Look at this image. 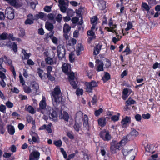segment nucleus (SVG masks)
<instances>
[{
    "label": "nucleus",
    "instance_id": "f704fd0d",
    "mask_svg": "<svg viewBox=\"0 0 160 160\" xmlns=\"http://www.w3.org/2000/svg\"><path fill=\"white\" fill-rule=\"evenodd\" d=\"M135 103V101L130 98L126 101V103L127 105H130L131 104H133Z\"/></svg>",
    "mask_w": 160,
    "mask_h": 160
},
{
    "label": "nucleus",
    "instance_id": "4be33fe9",
    "mask_svg": "<svg viewBox=\"0 0 160 160\" xmlns=\"http://www.w3.org/2000/svg\"><path fill=\"white\" fill-rule=\"evenodd\" d=\"M131 121V117L128 116H126L124 118L122 119L121 122L123 125L127 124Z\"/></svg>",
    "mask_w": 160,
    "mask_h": 160
},
{
    "label": "nucleus",
    "instance_id": "393cba45",
    "mask_svg": "<svg viewBox=\"0 0 160 160\" xmlns=\"http://www.w3.org/2000/svg\"><path fill=\"white\" fill-rule=\"evenodd\" d=\"M98 123L99 126L104 127L106 123V120L105 118H101L98 120Z\"/></svg>",
    "mask_w": 160,
    "mask_h": 160
},
{
    "label": "nucleus",
    "instance_id": "0eeeda50",
    "mask_svg": "<svg viewBox=\"0 0 160 160\" xmlns=\"http://www.w3.org/2000/svg\"><path fill=\"white\" fill-rule=\"evenodd\" d=\"M76 42L77 40L74 38L69 40L67 44V49L70 51L74 50V45L76 44Z\"/></svg>",
    "mask_w": 160,
    "mask_h": 160
},
{
    "label": "nucleus",
    "instance_id": "37998d69",
    "mask_svg": "<svg viewBox=\"0 0 160 160\" xmlns=\"http://www.w3.org/2000/svg\"><path fill=\"white\" fill-rule=\"evenodd\" d=\"M128 141V139H127L126 137V136H124L123 137L122 140L119 142L121 145L122 144L125 145Z\"/></svg>",
    "mask_w": 160,
    "mask_h": 160
},
{
    "label": "nucleus",
    "instance_id": "bb28decb",
    "mask_svg": "<svg viewBox=\"0 0 160 160\" xmlns=\"http://www.w3.org/2000/svg\"><path fill=\"white\" fill-rule=\"evenodd\" d=\"M98 1L100 3V4H98L99 8H100L101 10H103L105 9V3L104 2V0H98Z\"/></svg>",
    "mask_w": 160,
    "mask_h": 160
},
{
    "label": "nucleus",
    "instance_id": "2eb2a0df",
    "mask_svg": "<svg viewBox=\"0 0 160 160\" xmlns=\"http://www.w3.org/2000/svg\"><path fill=\"white\" fill-rule=\"evenodd\" d=\"M30 87L32 88V90L35 92H37L39 88L38 84L35 81L31 82Z\"/></svg>",
    "mask_w": 160,
    "mask_h": 160
},
{
    "label": "nucleus",
    "instance_id": "dca6fc26",
    "mask_svg": "<svg viewBox=\"0 0 160 160\" xmlns=\"http://www.w3.org/2000/svg\"><path fill=\"white\" fill-rule=\"evenodd\" d=\"M7 127L8 133L11 135H13L15 132V129L14 126L11 125H8Z\"/></svg>",
    "mask_w": 160,
    "mask_h": 160
},
{
    "label": "nucleus",
    "instance_id": "b1692460",
    "mask_svg": "<svg viewBox=\"0 0 160 160\" xmlns=\"http://www.w3.org/2000/svg\"><path fill=\"white\" fill-rule=\"evenodd\" d=\"M86 88L85 89L86 91L88 92H92V88L90 83L89 82H86L85 84Z\"/></svg>",
    "mask_w": 160,
    "mask_h": 160
},
{
    "label": "nucleus",
    "instance_id": "f257e3e1",
    "mask_svg": "<svg viewBox=\"0 0 160 160\" xmlns=\"http://www.w3.org/2000/svg\"><path fill=\"white\" fill-rule=\"evenodd\" d=\"M62 92L60 89V87L59 86H56L50 93V95L52 98V102L54 105L57 106L60 102V98L61 101L62 98L61 97Z\"/></svg>",
    "mask_w": 160,
    "mask_h": 160
},
{
    "label": "nucleus",
    "instance_id": "e433bc0d",
    "mask_svg": "<svg viewBox=\"0 0 160 160\" xmlns=\"http://www.w3.org/2000/svg\"><path fill=\"white\" fill-rule=\"evenodd\" d=\"M117 115H115L113 116L111 118L112 120L114 121V122L118 121L119 119V117L120 114L119 113H118Z\"/></svg>",
    "mask_w": 160,
    "mask_h": 160
},
{
    "label": "nucleus",
    "instance_id": "6e6552de",
    "mask_svg": "<svg viewBox=\"0 0 160 160\" xmlns=\"http://www.w3.org/2000/svg\"><path fill=\"white\" fill-rule=\"evenodd\" d=\"M40 155V153L37 151H33L29 155V160H38Z\"/></svg>",
    "mask_w": 160,
    "mask_h": 160
},
{
    "label": "nucleus",
    "instance_id": "39448f33",
    "mask_svg": "<svg viewBox=\"0 0 160 160\" xmlns=\"http://www.w3.org/2000/svg\"><path fill=\"white\" fill-rule=\"evenodd\" d=\"M5 15L10 20L13 19L14 18V10L11 7H7L5 11Z\"/></svg>",
    "mask_w": 160,
    "mask_h": 160
},
{
    "label": "nucleus",
    "instance_id": "ddd939ff",
    "mask_svg": "<svg viewBox=\"0 0 160 160\" xmlns=\"http://www.w3.org/2000/svg\"><path fill=\"white\" fill-rule=\"evenodd\" d=\"M12 42L8 41L6 42L3 41H0V47L7 46L9 48H11Z\"/></svg>",
    "mask_w": 160,
    "mask_h": 160
},
{
    "label": "nucleus",
    "instance_id": "2f4dec72",
    "mask_svg": "<svg viewBox=\"0 0 160 160\" xmlns=\"http://www.w3.org/2000/svg\"><path fill=\"white\" fill-rule=\"evenodd\" d=\"M7 33L3 32L0 34V41L7 39Z\"/></svg>",
    "mask_w": 160,
    "mask_h": 160
},
{
    "label": "nucleus",
    "instance_id": "cd10ccee",
    "mask_svg": "<svg viewBox=\"0 0 160 160\" xmlns=\"http://www.w3.org/2000/svg\"><path fill=\"white\" fill-rule=\"evenodd\" d=\"M10 5L16 7L17 6V0H4Z\"/></svg>",
    "mask_w": 160,
    "mask_h": 160
},
{
    "label": "nucleus",
    "instance_id": "f8f14e48",
    "mask_svg": "<svg viewBox=\"0 0 160 160\" xmlns=\"http://www.w3.org/2000/svg\"><path fill=\"white\" fill-rule=\"evenodd\" d=\"M154 146L153 144H147L145 147L146 153L151 152L152 153H153L154 152V151H153Z\"/></svg>",
    "mask_w": 160,
    "mask_h": 160
},
{
    "label": "nucleus",
    "instance_id": "72a5a7b5",
    "mask_svg": "<svg viewBox=\"0 0 160 160\" xmlns=\"http://www.w3.org/2000/svg\"><path fill=\"white\" fill-rule=\"evenodd\" d=\"M66 12L67 15L70 17H72L74 14V12L71 9H67Z\"/></svg>",
    "mask_w": 160,
    "mask_h": 160
},
{
    "label": "nucleus",
    "instance_id": "774afa93",
    "mask_svg": "<svg viewBox=\"0 0 160 160\" xmlns=\"http://www.w3.org/2000/svg\"><path fill=\"white\" fill-rule=\"evenodd\" d=\"M158 155L157 154H155L151 156V158L149 159V160H158L157 158Z\"/></svg>",
    "mask_w": 160,
    "mask_h": 160
},
{
    "label": "nucleus",
    "instance_id": "09e8293b",
    "mask_svg": "<svg viewBox=\"0 0 160 160\" xmlns=\"http://www.w3.org/2000/svg\"><path fill=\"white\" fill-rule=\"evenodd\" d=\"M68 77L69 81L75 80V77L73 72L70 73L68 76Z\"/></svg>",
    "mask_w": 160,
    "mask_h": 160
},
{
    "label": "nucleus",
    "instance_id": "864d4df0",
    "mask_svg": "<svg viewBox=\"0 0 160 160\" xmlns=\"http://www.w3.org/2000/svg\"><path fill=\"white\" fill-rule=\"evenodd\" d=\"M2 71H0V78H1L2 81H3V80L5 79L6 77L4 73Z\"/></svg>",
    "mask_w": 160,
    "mask_h": 160
},
{
    "label": "nucleus",
    "instance_id": "052dcab7",
    "mask_svg": "<svg viewBox=\"0 0 160 160\" xmlns=\"http://www.w3.org/2000/svg\"><path fill=\"white\" fill-rule=\"evenodd\" d=\"M105 66L107 68H108L111 66V62L109 59H107L105 63Z\"/></svg>",
    "mask_w": 160,
    "mask_h": 160
},
{
    "label": "nucleus",
    "instance_id": "6ab92c4d",
    "mask_svg": "<svg viewBox=\"0 0 160 160\" xmlns=\"http://www.w3.org/2000/svg\"><path fill=\"white\" fill-rule=\"evenodd\" d=\"M22 53L24 55V57L22 56V58L23 59H28L29 58V57L31 55L30 53H27L26 52V51L24 49H22Z\"/></svg>",
    "mask_w": 160,
    "mask_h": 160
},
{
    "label": "nucleus",
    "instance_id": "7ed1b4c3",
    "mask_svg": "<svg viewBox=\"0 0 160 160\" xmlns=\"http://www.w3.org/2000/svg\"><path fill=\"white\" fill-rule=\"evenodd\" d=\"M121 145V144L118 141L116 140H113L110 143V150L112 154L116 153V150L117 149L120 150Z\"/></svg>",
    "mask_w": 160,
    "mask_h": 160
},
{
    "label": "nucleus",
    "instance_id": "de8ad7c7",
    "mask_svg": "<svg viewBox=\"0 0 160 160\" xmlns=\"http://www.w3.org/2000/svg\"><path fill=\"white\" fill-rule=\"evenodd\" d=\"M103 109L102 108H99L98 110L95 111L94 114L96 116H99L103 112Z\"/></svg>",
    "mask_w": 160,
    "mask_h": 160
},
{
    "label": "nucleus",
    "instance_id": "3c124183",
    "mask_svg": "<svg viewBox=\"0 0 160 160\" xmlns=\"http://www.w3.org/2000/svg\"><path fill=\"white\" fill-rule=\"evenodd\" d=\"M76 94L77 95H82L83 93V91L82 89H77L76 90Z\"/></svg>",
    "mask_w": 160,
    "mask_h": 160
},
{
    "label": "nucleus",
    "instance_id": "4d7b16f0",
    "mask_svg": "<svg viewBox=\"0 0 160 160\" xmlns=\"http://www.w3.org/2000/svg\"><path fill=\"white\" fill-rule=\"evenodd\" d=\"M148 2L149 4L153 5H156L157 4L158 2L156 0H146Z\"/></svg>",
    "mask_w": 160,
    "mask_h": 160
},
{
    "label": "nucleus",
    "instance_id": "9d476101",
    "mask_svg": "<svg viewBox=\"0 0 160 160\" xmlns=\"http://www.w3.org/2000/svg\"><path fill=\"white\" fill-rule=\"evenodd\" d=\"M87 35L89 37L88 38V42L89 43L91 42V41L96 38L95 33L93 31L88 30L87 32Z\"/></svg>",
    "mask_w": 160,
    "mask_h": 160
},
{
    "label": "nucleus",
    "instance_id": "4c0bfd02",
    "mask_svg": "<svg viewBox=\"0 0 160 160\" xmlns=\"http://www.w3.org/2000/svg\"><path fill=\"white\" fill-rule=\"evenodd\" d=\"M133 150V149H132L130 150L129 151H128V150L127 149H123L122 150V152L123 153V155L125 156H126L129 154L130 152L132 151Z\"/></svg>",
    "mask_w": 160,
    "mask_h": 160
},
{
    "label": "nucleus",
    "instance_id": "58836bf2",
    "mask_svg": "<svg viewBox=\"0 0 160 160\" xmlns=\"http://www.w3.org/2000/svg\"><path fill=\"white\" fill-rule=\"evenodd\" d=\"M62 18V15L61 14H58L56 17L55 19L58 23H60Z\"/></svg>",
    "mask_w": 160,
    "mask_h": 160
},
{
    "label": "nucleus",
    "instance_id": "9b49d317",
    "mask_svg": "<svg viewBox=\"0 0 160 160\" xmlns=\"http://www.w3.org/2000/svg\"><path fill=\"white\" fill-rule=\"evenodd\" d=\"M46 99L44 96H42V99L41 101V111H44V110L47 108Z\"/></svg>",
    "mask_w": 160,
    "mask_h": 160
},
{
    "label": "nucleus",
    "instance_id": "a878e982",
    "mask_svg": "<svg viewBox=\"0 0 160 160\" xmlns=\"http://www.w3.org/2000/svg\"><path fill=\"white\" fill-rule=\"evenodd\" d=\"M105 74L103 77L102 78V79L104 82H105L109 80L110 78V75L109 73L107 72H104Z\"/></svg>",
    "mask_w": 160,
    "mask_h": 160
},
{
    "label": "nucleus",
    "instance_id": "20e7f679",
    "mask_svg": "<svg viewBox=\"0 0 160 160\" xmlns=\"http://www.w3.org/2000/svg\"><path fill=\"white\" fill-rule=\"evenodd\" d=\"M58 56L60 60L64 58L66 54V50L65 47L62 45H59L57 48Z\"/></svg>",
    "mask_w": 160,
    "mask_h": 160
},
{
    "label": "nucleus",
    "instance_id": "69168bd1",
    "mask_svg": "<svg viewBox=\"0 0 160 160\" xmlns=\"http://www.w3.org/2000/svg\"><path fill=\"white\" fill-rule=\"evenodd\" d=\"M44 9L46 12H49L51 10V7L50 6H46L45 7Z\"/></svg>",
    "mask_w": 160,
    "mask_h": 160
},
{
    "label": "nucleus",
    "instance_id": "6e6d98bb",
    "mask_svg": "<svg viewBox=\"0 0 160 160\" xmlns=\"http://www.w3.org/2000/svg\"><path fill=\"white\" fill-rule=\"evenodd\" d=\"M111 135L109 134V131L107 134H106V136L105 137V138L104 139V141H108L111 140Z\"/></svg>",
    "mask_w": 160,
    "mask_h": 160
},
{
    "label": "nucleus",
    "instance_id": "a19ab883",
    "mask_svg": "<svg viewBox=\"0 0 160 160\" xmlns=\"http://www.w3.org/2000/svg\"><path fill=\"white\" fill-rule=\"evenodd\" d=\"M54 33V32L53 31V32H50L49 34H46L44 39L47 40L49 38H51L53 36Z\"/></svg>",
    "mask_w": 160,
    "mask_h": 160
},
{
    "label": "nucleus",
    "instance_id": "7c9ffc66",
    "mask_svg": "<svg viewBox=\"0 0 160 160\" xmlns=\"http://www.w3.org/2000/svg\"><path fill=\"white\" fill-rule=\"evenodd\" d=\"M7 39L9 41L11 40L12 41H14L16 40V38L13 37V35L12 33H7Z\"/></svg>",
    "mask_w": 160,
    "mask_h": 160
},
{
    "label": "nucleus",
    "instance_id": "412c9836",
    "mask_svg": "<svg viewBox=\"0 0 160 160\" xmlns=\"http://www.w3.org/2000/svg\"><path fill=\"white\" fill-rule=\"evenodd\" d=\"M83 45L81 44H78L76 49V54L77 55L79 56L80 55V52L83 50Z\"/></svg>",
    "mask_w": 160,
    "mask_h": 160
},
{
    "label": "nucleus",
    "instance_id": "473e14b6",
    "mask_svg": "<svg viewBox=\"0 0 160 160\" xmlns=\"http://www.w3.org/2000/svg\"><path fill=\"white\" fill-rule=\"evenodd\" d=\"M15 53H16L18 50V47L15 42H12L11 48Z\"/></svg>",
    "mask_w": 160,
    "mask_h": 160
},
{
    "label": "nucleus",
    "instance_id": "e2e57ef3",
    "mask_svg": "<svg viewBox=\"0 0 160 160\" xmlns=\"http://www.w3.org/2000/svg\"><path fill=\"white\" fill-rule=\"evenodd\" d=\"M142 117L140 114H138L135 116V118L137 121L139 122L142 119Z\"/></svg>",
    "mask_w": 160,
    "mask_h": 160
},
{
    "label": "nucleus",
    "instance_id": "a211bd4d",
    "mask_svg": "<svg viewBox=\"0 0 160 160\" xmlns=\"http://www.w3.org/2000/svg\"><path fill=\"white\" fill-rule=\"evenodd\" d=\"M45 28L47 29L50 31L53 32L54 26L53 24L49 22H46L45 23Z\"/></svg>",
    "mask_w": 160,
    "mask_h": 160
},
{
    "label": "nucleus",
    "instance_id": "f3484780",
    "mask_svg": "<svg viewBox=\"0 0 160 160\" xmlns=\"http://www.w3.org/2000/svg\"><path fill=\"white\" fill-rule=\"evenodd\" d=\"M70 65L67 64H64L62 66V71L66 74H68L69 73V68Z\"/></svg>",
    "mask_w": 160,
    "mask_h": 160
},
{
    "label": "nucleus",
    "instance_id": "a18cd8bd",
    "mask_svg": "<svg viewBox=\"0 0 160 160\" xmlns=\"http://www.w3.org/2000/svg\"><path fill=\"white\" fill-rule=\"evenodd\" d=\"M71 86L74 89H76L78 87L77 84L76 83L75 80L69 81Z\"/></svg>",
    "mask_w": 160,
    "mask_h": 160
},
{
    "label": "nucleus",
    "instance_id": "f03ea898",
    "mask_svg": "<svg viewBox=\"0 0 160 160\" xmlns=\"http://www.w3.org/2000/svg\"><path fill=\"white\" fill-rule=\"evenodd\" d=\"M41 112L46 115H48L50 119L52 121H57L58 115L56 111L50 106H47V108L44 110V111H41Z\"/></svg>",
    "mask_w": 160,
    "mask_h": 160
},
{
    "label": "nucleus",
    "instance_id": "680f3d73",
    "mask_svg": "<svg viewBox=\"0 0 160 160\" xmlns=\"http://www.w3.org/2000/svg\"><path fill=\"white\" fill-rule=\"evenodd\" d=\"M150 117L151 115L149 113H147L146 114H144L142 115V117L144 119H149L150 118Z\"/></svg>",
    "mask_w": 160,
    "mask_h": 160
},
{
    "label": "nucleus",
    "instance_id": "603ef678",
    "mask_svg": "<svg viewBox=\"0 0 160 160\" xmlns=\"http://www.w3.org/2000/svg\"><path fill=\"white\" fill-rule=\"evenodd\" d=\"M4 58L5 59V62L7 63V64L9 65H10L12 64V60L9 58H8L6 56H5L4 57Z\"/></svg>",
    "mask_w": 160,
    "mask_h": 160
},
{
    "label": "nucleus",
    "instance_id": "5fc2aeb1",
    "mask_svg": "<svg viewBox=\"0 0 160 160\" xmlns=\"http://www.w3.org/2000/svg\"><path fill=\"white\" fill-rule=\"evenodd\" d=\"M80 127L79 124L78 123H75L73 126L74 128L77 132L79 131Z\"/></svg>",
    "mask_w": 160,
    "mask_h": 160
},
{
    "label": "nucleus",
    "instance_id": "4468645a",
    "mask_svg": "<svg viewBox=\"0 0 160 160\" xmlns=\"http://www.w3.org/2000/svg\"><path fill=\"white\" fill-rule=\"evenodd\" d=\"M102 46V45L100 44H98L94 48V51L93 52V54L96 55L98 54L100 52V51L101 49Z\"/></svg>",
    "mask_w": 160,
    "mask_h": 160
},
{
    "label": "nucleus",
    "instance_id": "79ce46f5",
    "mask_svg": "<svg viewBox=\"0 0 160 160\" xmlns=\"http://www.w3.org/2000/svg\"><path fill=\"white\" fill-rule=\"evenodd\" d=\"M142 7L147 11H149L150 9L149 6L145 3L142 2Z\"/></svg>",
    "mask_w": 160,
    "mask_h": 160
},
{
    "label": "nucleus",
    "instance_id": "338daca9",
    "mask_svg": "<svg viewBox=\"0 0 160 160\" xmlns=\"http://www.w3.org/2000/svg\"><path fill=\"white\" fill-rule=\"evenodd\" d=\"M6 105L9 108H12L13 106V103L9 101H8L6 102Z\"/></svg>",
    "mask_w": 160,
    "mask_h": 160
},
{
    "label": "nucleus",
    "instance_id": "5701e85b",
    "mask_svg": "<svg viewBox=\"0 0 160 160\" xmlns=\"http://www.w3.org/2000/svg\"><path fill=\"white\" fill-rule=\"evenodd\" d=\"M71 27L67 24L65 23L64 26L63 32L64 34L67 33L70 30Z\"/></svg>",
    "mask_w": 160,
    "mask_h": 160
},
{
    "label": "nucleus",
    "instance_id": "bf43d9fd",
    "mask_svg": "<svg viewBox=\"0 0 160 160\" xmlns=\"http://www.w3.org/2000/svg\"><path fill=\"white\" fill-rule=\"evenodd\" d=\"M131 52V51L128 46L127 47L125 50L122 52L123 53L126 52V55H127L130 54Z\"/></svg>",
    "mask_w": 160,
    "mask_h": 160
},
{
    "label": "nucleus",
    "instance_id": "c756f323",
    "mask_svg": "<svg viewBox=\"0 0 160 160\" xmlns=\"http://www.w3.org/2000/svg\"><path fill=\"white\" fill-rule=\"evenodd\" d=\"M26 110L27 111L32 114H34L35 112L34 108L31 106H29Z\"/></svg>",
    "mask_w": 160,
    "mask_h": 160
},
{
    "label": "nucleus",
    "instance_id": "c85d7f7f",
    "mask_svg": "<svg viewBox=\"0 0 160 160\" xmlns=\"http://www.w3.org/2000/svg\"><path fill=\"white\" fill-rule=\"evenodd\" d=\"M46 63L50 65H53L54 64L53 58L49 57H47L45 59Z\"/></svg>",
    "mask_w": 160,
    "mask_h": 160
},
{
    "label": "nucleus",
    "instance_id": "423d86ee",
    "mask_svg": "<svg viewBox=\"0 0 160 160\" xmlns=\"http://www.w3.org/2000/svg\"><path fill=\"white\" fill-rule=\"evenodd\" d=\"M58 6L61 11L63 13H65L67 10V7L68 6V3L65 2V0H59L58 1Z\"/></svg>",
    "mask_w": 160,
    "mask_h": 160
},
{
    "label": "nucleus",
    "instance_id": "ea45409f",
    "mask_svg": "<svg viewBox=\"0 0 160 160\" xmlns=\"http://www.w3.org/2000/svg\"><path fill=\"white\" fill-rule=\"evenodd\" d=\"M53 144L57 147H60L62 145V142L61 140L54 141Z\"/></svg>",
    "mask_w": 160,
    "mask_h": 160
},
{
    "label": "nucleus",
    "instance_id": "1a4fd4ad",
    "mask_svg": "<svg viewBox=\"0 0 160 160\" xmlns=\"http://www.w3.org/2000/svg\"><path fill=\"white\" fill-rule=\"evenodd\" d=\"M97 64V68L96 70L98 72L103 71V63L99 59H97L96 61Z\"/></svg>",
    "mask_w": 160,
    "mask_h": 160
},
{
    "label": "nucleus",
    "instance_id": "aec40b11",
    "mask_svg": "<svg viewBox=\"0 0 160 160\" xmlns=\"http://www.w3.org/2000/svg\"><path fill=\"white\" fill-rule=\"evenodd\" d=\"M61 117L65 121L68 122L69 117L68 113L65 111H64L61 114Z\"/></svg>",
    "mask_w": 160,
    "mask_h": 160
},
{
    "label": "nucleus",
    "instance_id": "c03bdc74",
    "mask_svg": "<svg viewBox=\"0 0 160 160\" xmlns=\"http://www.w3.org/2000/svg\"><path fill=\"white\" fill-rule=\"evenodd\" d=\"M133 27V25L131 22H128L127 23V27L125 29L126 31H128L131 29Z\"/></svg>",
    "mask_w": 160,
    "mask_h": 160
},
{
    "label": "nucleus",
    "instance_id": "8fccbe9b",
    "mask_svg": "<svg viewBox=\"0 0 160 160\" xmlns=\"http://www.w3.org/2000/svg\"><path fill=\"white\" fill-rule=\"evenodd\" d=\"M25 30L23 28L20 29V32L18 34V36L20 37H23L25 35Z\"/></svg>",
    "mask_w": 160,
    "mask_h": 160
},
{
    "label": "nucleus",
    "instance_id": "c9c22d12",
    "mask_svg": "<svg viewBox=\"0 0 160 160\" xmlns=\"http://www.w3.org/2000/svg\"><path fill=\"white\" fill-rule=\"evenodd\" d=\"M130 133L134 137L138 136L139 134L138 132L134 129H132V131Z\"/></svg>",
    "mask_w": 160,
    "mask_h": 160
},
{
    "label": "nucleus",
    "instance_id": "0e129e2a",
    "mask_svg": "<svg viewBox=\"0 0 160 160\" xmlns=\"http://www.w3.org/2000/svg\"><path fill=\"white\" fill-rule=\"evenodd\" d=\"M106 130L104 129L102 131L99 133V136L103 140L105 138L104 135L105 134Z\"/></svg>",
    "mask_w": 160,
    "mask_h": 160
},
{
    "label": "nucleus",
    "instance_id": "49530a36",
    "mask_svg": "<svg viewBox=\"0 0 160 160\" xmlns=\"http://www.w3.org/2000/svg\"><path fill=\"white\" fill-rule=\"evenodd\" d=\"M34 20H31L30 19L27 18L25 21L24 23L25 25H31L34 23Z\"/></svg>",
    "mask_w": 160,
    "mask_h": 160
},
{
    "label": "nucleus",
    "instance_id": "13d9d810",
    "mask_svg": "<svg viewBox=\"0 0 160 160\" xmlns=\"http://www.w3.org/2000/svg\"><path fill=\"white\" fill-rule=\"evenodd\" d=\"M83 126L85 130H87L88 131H89V126L88 124V122H83Z\"/></svg>",
    "mask_w": 160,
    "mask_h": 160
}]
</instances>
